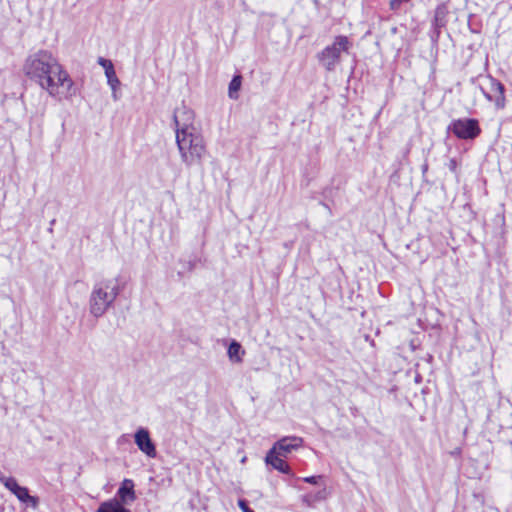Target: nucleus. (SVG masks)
Returning a JSON list of instances; mask_svg holds the SVG:
<instances>
[{
    "label": "nucleus",
    "instance_id": "6ab92c4d",
    "mask_svg": "<svg viewBox=\"0 0 512 512\" xmlns=\"http://www.w3.org/2000/svg\"><path fill=\"white\" fill-rule=\"evenodd\" d=\"M322 479V476H308V477H304L302 480L306 483H309V484H313V485H318L319 484V481Z\"/></svg>",
    "mask_w": 512,
    "mask_h": 512
},
{
    "label": "nucleus",
    "instance_id": "f257e3e1",
    "mask_svg": "<svg viewBox=\"0 0 512 512\" xmlns=\"http://www.w3.org/2000/svg\"><path fill=\"white\" fill-rule=\"evenodd\" d=\"M25 75L52 97L71 98L76 95L74 82L56 57L47 50L29 55L23 67Z\"/></svg>",
    "mask_w": 512,
    "mask_h": 512
},
{
    "label": "nucleus",
    "instance_id": "f8f14e48",
    "mask_svg": "<svg viewBox=\"0 0 512 512\" xmlns=\"http://www.w3.org/2000/svg\"><path fill=\"white\" fill-rule=\"evenodd\" d=\"M283 458V456L269 450L265 457V462L281 473L293 475L291 468Z\"/></svg>",
    "mask_w": 512,
    "mask_h": 512
},
{
    "label": "nucleus",
    "instance_id": "1a4fd4ad",
    "mask_svg": "<svg viewBox=\"0 0 512 512\" xmlns=\"http://www.w3.org/2000/svg\"><path fill=\"white\" fill-rule=\"evenodd\" d=\"M304 440L299 436H285L274 443L270 451L276 454L287 457L293 450H297L303 446Z\"/></svg>",
    "mask_w": 512,
    "mask_h": 512
},
{
    "label": "nucleus",
    "instance_id": "f03ea898",
    "mask_svg": "<svg viewBox=\"0 0 512 512\" xmlns=\"http://www.w3.org/2000/svg\"><path fill=\"white\" fill-rule=\"evenodd\" d=\"M176 145L181 162L187 167H202L208 153L206 142L199 132L176 133Z\"/></svg>",
    "mask_w": 512,
    "mask_h": 512
},
{
    "label": "nucleus",
    "instance_id": "39448f33",
    "mask_svg": "<svg viewBox=\"0 0 512 512\" xmlns=\"http://www.w3.org/2000/svg\"><path fill=\"white\" fill-rule=\"evenodd\" d=\"M447 131L453 133L458 139L473 140L481 133L479 122L474 118H460L452 120Z\"/></svg>",
    "mask_w": 512,
    "mask_h": 512
},
{
    "label": "nucleus",
    "instance_id": "ddd939ff",
    "mask_svg": "<svg viewBox=\"0 0 512 512\" xmlns=\"http://www.w3.org/2000/svg\"><path fill=\"white\" fill-rule=\"evenodd\" d=\"M245 353V350L242 348L239 342H237L236 340L231 341L228 347L227 355L232 363H242Z\"/></svg>",
    "mask_w": 512,
    "mask_h": 512
},
{
    "label": "nucleus",
    "instance_id": "6e6552de",
    "mask_svg": "<svg viewBox=\"0 0 512 512\" xmlns=\"http://www.w3.org/2000/svg\"><path fill=\"white\" fill-rule=\"evenodd\" d=\"M194 118V112L190 108L184 105L176 108L173 115L175 134L179 133L181 135L182 132H197L194 126Z\"/></svg>",
    "mask_w": 512,
    "mask_h": 512
},
{
    "label": "nucleus",
    "instance_id": "7ed1b4c3",
    "mask_svg": "<svg viewBox=\"0 0 512 512\" xmlns=\"http://www.w3.org/2000/svg\"><path fill=\"white\" fill-rule=\"evenodd\" d=\"M119 294L120 287L117 281L103 279L96 282L92 287L88 301L90 314L95 318L102 317L113 307Z\"/></svg>",
    "mask_w": 512,
    "mask_h": 512
},
{
    "label": "nucleus",
    "instance_id": "0eeeda50",
    "mask_svg": "<svg viewBox=\"0 0 512 512\" xmlns=\"http://www.w3.org/2000/svg\"><path fill=\"white\" fill-rule=\"evenodd\" d=\"M481 91L486 99L494 102L498 109L505 106V88L504 85L493 77H487L484 86H481Z\"/></svg>",
    "mask_w": 512,
    "mask_h": 512
},
{
    "label": "nucleus",
    "instance_id": "4468645a",
    "mask_svg": "<svg viewBox=\"0 0 512 512\" xmlns=\"http://www.w3.org/2000/svg\"><path fill=\"white\" fill-rule=\"evenodd\" d=\"M96 512H131L124 506H121V502H117L115 499H110L102 502L97 508Z\"/></svg>",
    "mask_w": 512,
    "mask_h": 512
},
{
    "label": "nucleus",
    "instance_id": "dca6fc26",
    "mask_svg": "<svg viewBox=\"0 0 512 512\" xmlns=\"http://www.w3.org/2000/svg\"><path fill=\"white\" fill-rule=\"evenodd\" d=\"M241 84H242L241 75H235L229 83V87H228L229 98H231L233 100L238 99V97H239L238 91L241 88Z\"/></svg>",
    "mask_w": 512,
    "mask_h": 512
},
{
    "label": "nucleus",
    "instance_id": "f3484780",
    "mask_svg": "<svg viewBox=\"0 0 512 512\" xmlns=\"http://www.w3.org/2000/svg\"><path fill=\"white\" fill-rule=\"evenodd\" d=\"M105 76L107 78L108 85L112 89V92H113L112 96H113L114 100H117L118 97H117V94H116V90L119 88L121 83H120V80L118 79V77L116 75L115 69H113L111 71H108L107 74H105Z\"/></svg>",
    "mask_w": 512,
    "mask_h": 512
},
{
    "label": "nucleus",
    "instance_id": "aec40b11",
    "mask_svg": "<svg viewBox=\"0 0 512 512\" xmlns=\"http://www.w3.org/2000/svg\"><path fill=\"white\" fill-rule=\"evenodd\" d=\"M238 506L243 512H254L248 505L247 501L244 499H240L238 501Z\"/></svg>",
    "mask_w": 512,
    "mask_h": 512
},
{
    "label": "nucleus",
    "instance_id": "9b49d317",
    "mask_svg": "<svg viewBox=\"0 0 512 512\" xmlns=\"http://www.w3.org/2000/svg\"><path fill=\"white\" fill-rule=\"evenodd\" d=\"M117 498H114L117 502H121V506L130 504L136 500V493L134 490V482L131 479H124L119 487Z\"/></svg>",
    "mask_w": 512,
    "mask_h": 512
},
{
    "label": "nucleus",
    "instance_id": "2eb2a0df",
    "mask_svg": "<svg viewBox=\"0 0 512 512\" xmlns=\"http://www.w3.org/2000/svg\"><path fill=\"white\" fill-rule=\"evenodd\" d=\"M328 496L327 489L324 487L315 493H308L304 495L303 502L312 507L316 502L325 500Z\"/></svg>",
    "mask_w": 512,
    "mask_h": 512
},
{
    "label": "nucleus",
    "instance_id": "412c9836",
    "mask_svg": "<svg viewBox=\"0 0 512 512\" xmlns=\"http://www.w3.org/2000/svg\"><path fill=\"white\" fill-rule=\"evenodd\" d=\"M447 167L451 172L455 173L458 167L457 160L454 158L450 159L449 162L447 163Z\"/></svg>",
    "mask_w": 512,
    "mask_h": 512
},
{
    "label": "nucleus",
    "instance_id": "a211bd4d",
    "mask_svg": "<svg viewBox=\"0 0 512 512\" xmlns=\"http://www.w3.org/2000/svg\"><path fill=\"white\" fill-rule=\"evenodd\" d=\"M97 63L104 68L105 70V74H107L108 71H111L114 69V65L112 63L111 60L109 59H106V58H103V57H99L97 59Z\"/></svg>",
    "mask_w": 512,
    "mask_h": 512
},
{
    "label": "nucleus",
    "instance_id": "4be33fe9",
    "mask_svg": "<svg viewBox=\"0 0 512 512\" xmlns=\"http://www.w3.org/2000/svg\"><path fill=\"white\" fill-rule=\"evenodd\" d=\"M55 222H56V220H55V219L51 220V222H50V227H49V229H48V231H49V232H53V225L55 224Z\"/></svg>",
    "mask_w": 512,
    "mask_h": 512
},
{
    "label": "nucleus",
    "instance_id": "20e7f679",
    "mask_svg": "<svg viewBox=\"0 0 512 512\" xmlns=\"http://www.w3.org/2000/svg\"><path fill=\"white\" fill-rule=\"evenodd\" d=\"M352 41L345 35H338L333 42L317 54L320 64L329 72L334 71L341 61L342 53L349 54Z\"/></svg>",
    "mask_w": 512,
    "mask_h": 512
},
{
    "label": "nucleus",
    "instance_id": "9d476101",
    "mask_svg": "<svg viewBox=\"0 0 512 512\" xmlns=\"http://www.w3.org/2000/svg\"><path fill=\"white\" fill-rule=\"evenodd\" d=\"M135 443L139 450L150 458H155L157 455L156 447L150 438L149 431L145 428H139L135 433Z\"/></svg>",
    "mask_w": 512,
    "mask_h": 512
},
{
    "label": "nucleus",
    "instance_id": "423d86ee",
    "mask_svg": "<svg viewBox=\"0 0 512 512\" xmlns=\"http://www.w3.org/2000/svg\"><path fill=\"white\" fill-rule=\"evenodd\" d=\"M0 482L4 487L9 490L15 497L24 503L27 507L37 509L39 507V498L29 494L27 487L20 486L14 477H7L0 473Z\"/></svg>",
    "mask_w": 512,
    "mask_h": 512
}]
</instances>
